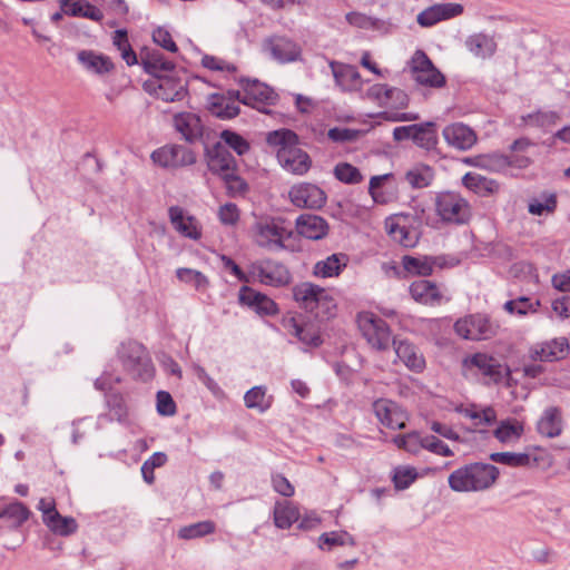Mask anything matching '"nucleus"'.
<instances>
[{
    "instance_id": "1",
    "label": "nucleus",
    "mask_w": 570,
    "mask_h": 570,
    "mask_svg": "<svg viewBox=\"0 0 570 570\" xmlns=\"http://www.w3.org/2000/svg\"><path fill=\"white\" fill-rule=\"evenodd\" d=\"M499 476L495 465L483 462L464 464L448 476L449 488L454 492H481L490 489Z\"/></svg>"
},
{
    "instance_id": "2",
    "label": "nucleus",
    "mask_w": 570,
    "mask_h": 570,
    "mask_svg": "<svg viewBox=\"0 0 570 570\" xmlns=\"http://www.w3.org/2000/svg\"><path fill=\"white\" fill-rule=\"evenodd\" d=\"M266 140L269 146L278 147L277 159L284 169L296 175H303L309 169V156L296 146L295 132L288 129L275 130L267 135Z\"/></svg>"
},
{
    "instance_id": "3",
    "label": "nucleus",
    "mask_w": 570,
    "mask_h": 570,
    "mask_svg": "<svg viewBox=\"0 0 570 570\" xmlns=\"http://www.w3.org/2000/svg\"><path fill=\"white\" fill-rule=\"evenodd\" d=\"M253 242L261 248L277 252L286 248L285 242L292 237V230L282 217L256 216L250 227Z\"/></svg>"
},
{
    "instance_id": "4",
    "label": "nucleus",
    "mask_w": 570,
    "mask_h": 570,
    "mask_svg": "<svg viewBox=\"0 0 570 570\" xmlns=\"http://www.w3.org/2000/svg\"><path fill=\"white\" fill-rule=\"evenodd\" d=\"M461 373L468 380H485L487 383H499L504 375V367L492 355L476 352L463 357Z\"/></svg>"
},
{
    "instance_id": "5",
    "label": "nucleus",
    "mask_w": 570,
    "mask_h": 570,
    "mask_svg": "<svg viewBox=\"0 0 570 570\" xmlns=\"http://www.w3.org/2000/svg\"><path fill=\"white\" fill-rule=\"evenodd\" d=\"M206 156L209 170L222 176L230 189L244 190L246 188L244 180L235 173V158L223 142L218 141L207 149Z\"/></svg>"
},
{
    "instance_id": "6",
    "label": "nucleus",
    "mask_w": 570,
    "mask_h": 570,
    "mask_svg": "<svg viewBox=\"0 0 570 570\" xmlns=\"http://www.w3.org/2000/svg\"><path fill=\"white\" fill-rule=\"evenodd\" d=\"M292 292L299 307L309 312L323 308L331 316L332 309L336 306L333 297L325 288L309 282L296 284Z\"/></svg>"
},
{
    "instance_id": "7",
    "label": "nucleus",
    "mask_w": 570,
    "mask_h": 570,
    "mask_svg": "<svg viewBox=\"0 0 570 570\" xmlns=\"http://www.w3.org/2000/svg\"><path fill=\"white\" fill-rule=\"evenodd\" d=\"M249 275L261 284L272 287H284L292 282L287 266L273 258H262L252 263Z\"/></svg>"
},
{
    "instance_id": "8",
    "label": "nucleus",
    "mask_w": 570,
    "mask_h": 570,
    "mask_svg": "<svg viewBox=\"0 0 570 570\" xmlns=\"http://www.w3.org/2000/svg\"><path fill=\"white\" fill-rule=\"evenodd\" d=\"M358 328L366 342L377 351H385L393 344L387 323L377 315L365 312L357 317Z\"/></svg>"
},
{
    "instance_id": "9",
    "label": "nucleus",
    "mask_w": 570,
    "mask_h": 570,
    "mask_svg": "<svg viewBox=\"0 0 570 570\" xmlns=\"http://www.w3.org/2000/svg\"><path fill=\"white\" fill-rule=\"evenodd\" d=\"M435 208L438 216L450 224H465L472 216L470 204L456 193L439 194L435 199Z\"/></svg>"
},
{
    "instance_id": "10",
    "label": "nucleus",
    "mask_w": 570,
    "mask_h": 570,
    "mask_svg": "<svg viewBox=\"0 0 570 570\" xmlns=\"http://www.w3.org/2000/svg\"><path fill=\"white\" fill-rule=\"evenodd\" d=\"M144 89L166 102H174L185 98L187 95V82L174 71L145 81Z\"/></svg>"
},
{
    "instance_id": "11",
    "label": "nucleus",
    "mask_w": 570,
    "mask_h": 570,
    "mask_svg": "<svg viewBox=\"0 0 570 570\" xmlns=\"http://www.w3.org/2000/svg\"><path fill=\"white\" fill-rule=\"evenodd\" d=\"M118 357L125 370L135 376L147 380L151 376V363L145 347L135 341L122 343L118 348Z\"/></svg>"
},
{
    "instance_id": "12",
    "label": "nucleus",
    "mask_w": 570,
    "mask_h": 570,
    "mask_svg": "<svg viewBox=\"0 0 570 570\" xmlns=\"http://www.w3.org/2000/svg\"><path fill=\"white\" fill-rule=\"evenodd\" d=\"M455 333L470 341H484L497 334V326L482 314L468 315L454 323Z\"/></svg>"
},
{
    "instance_id": "13",
    "label": "nucleus",
    "mask_w": 570,
    "mask_h": 570,
    "mask_svg": "<svg viewBox=\"0 0 570 570\" xmlns=\"http://www.w3.org/2000/svg\"><path fill=\"white\" fill-rule=\"evenodd\" d=\"M410 68L414 80L422 86L441 88L445 85V77L422 50L414 52Z\"/></svg>"
},
{
    "instance_id": "14",
    "label": "nucleus",
    "mask_w": 570,
    "mask_h": 570,
    "mask_svg": "<svg viewBox=\"0 0 570 570\" xmlns=\"http://www.w3.org/2000/svg\"><path fill=\"white\" fill-rule=\"evenodd\" d=\"M263 51L278 63H289L299 60L302 48L285 36H271L262 43Z\"/></svg>"
},
{
    "instance_id": "15",
    "label": "nucleus",
    "mask_w": 570,
    "mask_h": 570,
    "mask_svg": "<svg viewBox=\"0 0 570 570\" xmlns=\"http://www.w3.org/2000/svg\"><path fill=\"white\" fill-rule=\"evenodd\" d=\"M244 92L233 91L238 102L258 108L259 105H274L277 98L275 91L267 85L254 79L243 81Z\"/></svg>"
},
{
    "instance_id": "16",
    "label": "nucleus",
    "mask_w": 570,
    "mask_h": 570,
    "mask_svg": "<svg viewBox=\"0 0 570 570\" xmlns=\"http://www.w3.org/2000/svg\"><path fill=\"white\" fill-rule=\"evenodd\" d=\"M292 204L299 208H321L326 203L325 193L316 185L301 183L294 185L288 193Z\"/></svg>"
},
{
    "instance_id": "17",
    "label": "nucleus",
    "mask_w": 570,
    "mask_h": 570,
    "mask_svg": "<svg viewBox=\"0 0 570 570\" xmlns=\"http://www.w3.org/2000/svg\"><path fill=\"white\" fill-rule=\"evenodd\" d=\"M377 420L389 429H404L407 421L406 412L394 401L379 399L373 403Z\"/></svg>"
},
{
    "instance_id": "18",
    "label": "nucleus",
    "mask_w": 570,
    "mask_h": 570,
    "mask_svg": "<svg viewBox=\"0 0 570 570\" xmlns=\"http://www.w3.org/2000/svg\"><path fill=\"white\" fill-rule=\"evenodd\" d=\"M445 142L460 151L470 150L478 141L475 131L463 122H453L442 130Z\"/></svg>"
},
{
    "instance_id": "19",
    "label": "nucleus",
    "mask_w": 570,
    "mask_h": 570,
    "mask_svg": "<svg viewBox=\"0 0 570 570\" xmlns=\"http://www.w3.org/2000/svg\"><path fill=\"white\" fill-rule=\"evenodd\" d=\"M238 301L259 315H275L278 313L277 304L267 295L253 289L249 286H242L238 293Z\"/></svg>"
},
{
    "instance_id": "20",
    "label": "nucleus",
    "mask_w": 570,
    "mask_h": 570,
    "mask_svg": "<svg viewBox=\"0 0 570 570\" xmlns=\"http://www.w3.org/2000/svg\"><path fill=\"white\" fill-rule=\"evenodd\" d=\"M463 7L460 3H435L417 14L416 21L422 27H432L435 23L461 14Z\"/></svg>"
},
{
    "instance_id": "21",
    "label": "nucleus",
    "mask_w": 570,
    "mask_h": 570,
    "mask_svg": "<svg viewBox=\"0 0 570 570\" xmlns=\"http://www.w3.org/2000/svg\"><path fill=\"white\" fill-rule=\"evenodd\" d=\"M168 215L174 228L184 237L194 240H197L202 237V230L197 219L193 216L185 215V212L181 207H169Z\"/></svg>"
},
{
    "instance_id": "22",
    "label": "nucleus",
    "mask_w": 570,
    "mask_h": 570,
    "mask_svg": "<svg viewBox=\"0 0 570 570\" xmlns=\"http://www.w3.org/2000/svg\"><path fill=\"white\" fill-rule=\"evenodd\" d=\"M568 347V341L564 337L554 338L550 342L537 344L533 347H531L530 358L534 362H553L564 357Z\"/></svg>"
},
{
    "instance_id": "23",
    "label": "nucleus",
    "mask_w": 570,
    "mask_h": 570,
    "mask_svg": "<svg viewBox=\"0 0 570 570\" xmlns=\"http://www.w3.org/2000/svg\"><path fill=\"white\" fill-rule=\"evenodd\" d=\"M77 60L86 71L97 76L108 75L115 68L114 62L108 56L92 50H80L77 53Z\"/></svg>"
},
{
    "instance_id": "24",
    "label": "nucleus",
    "mask_w": 570,
    "mask_h": 570,
    "mask_svg": "<svg viewBox=\"0 0 570 570\" xmlns=\"http://www.w3.org/2000/svg\"><path fill=\"white\" fill-rule=\"evenodd\" d=\"M296 230L305 238L317 240L327 234L328 225L321 216L303 214L296 219Z\"/></svg>"
},
{
    "instance_id": "25",
    "label": "nucleus",
    "mask_w": 570,
    "mask_h": 570,
    "mask_svg": "<svg viewBox=\"0 0 570 570\" xmlns=\"http://www.w3.org/2000/svg\"><path fill=\"white\" fill-rule=\"evenodd\" d=\"M174 126L188 142H194L203 136V125L196 114L179 112L175 115Z\"/></svg>"
},
{
    "instance_id": "26",
    "label": "nucleus",
    "mask_w": 570,
    "mask_h": 570,
    "mask_svg": "<svg viewBox=\"0 0 570 570\" xmlns=\"http://www.w3.org/2000/svg\"><path fill=\"white\" fill-rule=\"evenodd\" d=\"M233 91H227V95L210 96L208 108L214 116L220 119H232L239 114L238 100L232 94Z\"/></svg>"
},
{
    "instance_id": "27",
    "label": "nucleus",
    "mask_w": 570,
    "mask_h": 570,
    "mask_svg": "<svg viewBox=\"0 0 570 570\" xmlns=\"http://www.w3.org/2000/svg\"><path fill=\"white\" fill-rule=\"evenodd\" d=\"M410 293L414 301L425 305H439L443 297L436 284L428 279L413 282L410 286Z\"/></svg>"
},
{
    "instance_id": "28",
    "label": "nucleus",
    "mask_w": 570,
    "mask_h": 570,
    "mask_svg": "<svg viewBox=\"0 0 570 570\" xmlns=\"http://www.w3.org/2000/svg\"><path fill=\"white\" fill-rule=\"evenodd\" d=\"M283 326L289 335L297 337L305 345L318 346L322 343L320 334L312 325H303L295 317L285 318Z\"/></svg>"
},
{
    "instance_id": "29",
    "label": "nucleus",
    "mask_w": 570,
    "mask_h": 570,
    "mask_svg": "<svg viewBox=\"0 0 570 570\" xmlns=\"http://www.w3.org/2000/svg\"><path fill=\"white\" fill-rule=\"evenodd\" d=\"M465 188L481 197H489L499 191V184L476 173H466L462 178Z\"/></svg>"
},
{
    "instance_id": "30",
    "label": "nucleus",
    "mask_w": 570,
    "mask_h": 570,
    "mask_svg": "<svg viewBox=\"0 0 570 570\" xmlns=\"http://www.w3.org/2000/svg\"><path fill=\"white\" fill-rule=\"evenodd\" d=\"M393 346L396 356L413 371H421L424 367V358L417 348L407 341L393 340Z\"/></svg>"
},
{
    "instance_id": "31",
    "label": "nucleus",
    "mask_w": 570,
    "mask_h": 570,
    "mask_svg": "<svg viewBox=\"0 0 570 570\" xmlns=\"http://www.w3.org/2000/svg\"><path fill=\"white\" fill-rule=\"evenodd\" d=\"M402 266L410 274L429 276L433 273L434 266L443 267V261L441 257L404 256L402 258Z\"/></svg>"
},
{
    "instance_id": "32",
    "label": "nucleus",
    "mask_w": 570,
    "mask_h": 570,
    "mask_svg": "<svg viewBox=\"0 0 570 570\" xmlns=\"http://www.w3.org/2000/svg\"><path fill=\"white\" fill-rule=\"evenodd\" d=\"M538 432L547 438H556L562 431L561 412L558 407H548L537 424Z\"/></svg>"
},
{
    "instance_id": "33",
    "label": "nucleus",
    "mask_w": 570,
    "mask_h": 570,
    "mask_svg": "<svg viewBox=\"0 0 570 570\" xmlns=\"http://www.w3.org/2000/svg\"><path fill=\"white\" fill-rule=\"evenodd\" d=\"M387 234L400 245L404 247H412L417 242L415 230L410 229L404 224H401L400 218L390 217L385 222Z\"/></svg>"
},
{
    "instance_id": "34",
    "label": "nucleus",
    "mask_w": 570,
    "mask_h": 570,
    "mask_svg": "<svg viewBox=\"0 0 570 570\" xmlns=\"http://www.w3.org/2000/svg\"><path fill=\"white\" fill-rule=\"evenodd\" d=\"M30 514V510L19 501L0 508V520H6L7 527L11 530L20 528L29 519Z\"/></svg>"
},
{
    "instance_id": "35",
    "label": "nucleus",
    "mask_w": 570,
    "mask_h": 570,
    "mask_svg": "<svg viewBox=\"0 0 570 570\" xmlns=\"http://www.w3.org/2000/svg\"><path fill=\"white\" fill-rule=\"evenodd\" d=\"M334 79L342 89L350 90L360 82V73L355 67L335 61L330 62Z\"/></svg>"
},
{
    "instance_id": "36",
    "label": "nucleus",
    "mask_w": 570,
    "mask_h": 570,
    "mask_svg": "<svg viewBox=\"0 0 570 570\" xmlns=\"http://www.w3.org/2000/svg\"><path fill=\"white\" fill-rule=\"evenodd\" d=\"M347 257L344 254H332L314 265L313 274L316 277L327 278L338 276L346 267Z\"/></svg>"
},
{
    "instance_id": "37",
    "label": "nucleus",
    "mask_w": 570,
    "mask_h": 570,
    "mask_svg": "<svg viewBox=\"0 0 570 570\" xmlns=\"http://www.w3.org/2000/svg\"><path fill=\"white\" fill-rule=\"evenodd\" d=\"M436 125L433 121L415 124L413 142L425 150L435 149L438 145Z\"/></svg>"
},
{
    "instance_id": "38",
    "label": "nucleus",
    "mask_w": 570,
    "mask_h": 570,
    "mask_svg": "<svg viewBox=\"0 0 570 570\" xmlns=\"http://www.w3.org/2000/svg\"><path fill=\"white\" fill-rule=\"evenodd\" d=\"M465 43L471 53L482 59L491 57L497 49L494 39L483 33L470 36Z\"/></svg>"
},
{
    "instance_id": "39",
    "label": "nucleus",
    "mask_w": 570,
    "mask_h": 570,
    "mask_svg": "<svg viewBox=\"0 0 570 570\" xmlns=\"http://www.w3.org/2000/svg\"><path fill=\"white\" fill-rule=\"evenodd\" d=\"M299 518V511L292 502H277L274 508V522L279 529H288Z\"/></svg>"
},
{
    "instance_id": "40",
    "label": "nucleus",
    "mask_w": 570,
    "mask_h": 570,
    "mask_svg": "<svg viewBox=\"0 0 570 570\" xmlns=\"http://www.w3.org/2000/svg\"><path fill=\"white\" fill-rule=\"evenodd\" d=\"M145 70L155 78L171 73L175 70V65L165 59L159 51H153L142 60Z\"/></svg>"
},
{
    "instance_id": "41",
    "label": "nucleus",
    "mask_w": 570,
    "mask_h": 570,
    "mask_svg": "<svg viewBox=\"0 0 570 570\" xmlns=\"http://www.w3.org/2000/svg\"><path fill=\"white\" fill-rule=\"evenodd\" d=\"M62 11L72 17H83L94 21H100L104 14L99 8L90 2H62Z\"/></svg>"
},
{
    "instance_id": "42",
    "label": "nucleus",
    "mask_w": 570,
    "mask_h": 570,
    "mask_svg": "<svg viewBox=\"0 0 570 570\" xmlns=\"http://www.w3.org/2000/svg\"><path fill=\"white\" fill-rule=\"evenodd\" d=\"M273 397L266 394V387L258 385L248 390L244 395L246 407L266 412L272 405Z\"/></svg>"
},
{
    "instance_id": "43",
    "label": "nucleus",
    "mask_w": 570,
    "mask_h": 570,
    "mask_svg": "<svg viewBox=\"0 0 570 570\" xmlns=\"http://www.w3.org/2000/svg\"><path fill=\"white\" fill-rule=\"evenodd\" d=\"M523 424L517 419H507L500 422L494 430V436L503 443L513 442L523 434Z\"/></svg>"
},
{
    "instance_id": "44",
    "label": "nucleus",
    "mask_w": 570,
    "mask_h": 570,
    "mask_svg": "<svg viewBox=\"0 0 570 570\" xmlns=\"http://www.w3.org/2000/svg\"><path fill=\"white\" fill-rule=\"evenodd\" d=\"M456 412L463 414L465 417H469L475 421V425L492 424L497 419V413L493 407L487 406L482 410H478L476 405L463 406L460 405L455 409Z\"/></svg>"
},
{
    "instance_id": "45",
    "label": "nucleus",
    "mask_w": 570,
    "mask_h": 570,
    "mask_svg": "<svg viewBox=\"0 0 570 570\" xmlns=\"http://www.w3.org/2000/svg\"><path fill=\"white\" fill-rule=\"evenodd\" d=\"M356 544L353 535L346 531H331L324 532L320 535L317 546L321 550H331L335 546H351Z\"/></svg>"
},
{
    "instance_id": "46",
    "label": "nucleus",
    "mask_w": 570,
    "mask_h": 570,
    "mask_svg": "<svg viewBox=\"0 0 570 570\" xmlns=\"http://www.w3.org/2000/svg\"><path fill=\"white\" fill-rule=\"evenodd\" d=\"M53 533L59 535H69L77 530V522L71 517H62L59 512L51 513L46 518L45 523Z\"/></svg>"
},
{
    "instance_id": "47",
    "label": "nucleus",
    "mask_w": 570,
    "mask_h": 570,
    "mask_svg": "<svg viewBox=\"0 0 570 570\" xmlns=\"http://www.w3.org/2000/svg\"><path fill=\"white\" fill-rule=\"evenodd\" d=\"M405 179L413 188H424L431 184L433 170L428 165H416L406 171Z\"/></svg>"
},
{
    "instance_id": "48",
    "label": "nucleus",
    "mask_w": 570,
    "mask_h": 570,
    "mask_svg": "<svg viewBox=\"0 0 570 570\" xmlns=\"http://www.w3.org/2000/svg\"><path fill=\"white\" fill-rule=\"evenodd\" d=\"M215 530V523L210 520H205L180 528L178 537L184 540H191L212 534Z\"/></svg>"
},
{
    "instance_id": "49",
    "label": "nucleus",
    "mask_w": 570,
    "mask_h": 570,
    "mask_svg": "<svg viewBox=\"0 0 570 570\" xmlns=\"http://www.w3.org/2000/svg\"><path fill=\"white\" fill-rule=\"evenodd\" d=\"M513 164L514 161L511 158L501 154L483 155L475 160V165L491 171L505 170Z\"/></svg>"
},
{
    "instance_id": "50",
    "label": "nucleus",
    "mask_w": 570,
    "mask_h": 570,
    "mask_svg": "<svg viewBox=\"0 0 570 570\" xmlns=\"http://www.w3.org/2000/svg\"><path fill=\"white\" fill-rule=\"evenodd\" d=\"M106 403L109 409L110 420H116L120 423L125 422L128 416L127 405L124 396L119 393H110L106 397Z\"/></svg>"
},
{
    "instance_id": "51",
    "label": "nucleus",
    "mask_w": 570,
    "mask_h": 570,
    "mask_svg": "<svg viewBox=\"0 0 570 570\" xmlns=\"http://www.w3.org/2000/svg\"><path fill=\"white\" fill-rule=\"evenodd\" d=\"M112 42L121 52V57L128 66L137 63V57L129 45L126 30H116L112 37Z\"/></svg>"
},
{
    "instance_id": "52",
    "label": "nucleus",
    "mask_w": 570,
    "mask_h": 570,
    "mask_svg": "<svg viewBox=\"0 0 570 570\" xmlns=\"http://www.w3.org/2000/svg\"><path fill=\"white\" fill-rule=\"evenodd\" d=\"M490 459L510 466H528L531 464V458L527 453L495 452L490 455Z\"/></svg>"
},
{
    "instance_id": "53",
    "label": "nucleus",
    "mask_w": 570,
    "mask_h": 570,
    "mask_svg": "<svg viewBox=\"0 0 570 570\" xmlns=\"http://www.w3.org/2000/svg\"><path fill=\"white\" fill-rule=\"evenodd\" d=\"M176 275L179 281L191 284L197 291L204 292L209 284L208 278L196 269L178 268Z\"/></svg>"
},
{
    "instance_id": "54",
    "label": "nucleus",
    "mask_w": 570,
    "mask_h": 570,
    "mask_svg": "<svg viewBox=\"0 0 570 570\" xmlns=\"http://www.w3.org/2000/svg\"><path fill=\"white\" fill-rule=\"evenodd\" d=\"M220 142H223L227 149L232 148L239 156L249 150V144L240 135L230 130L222 131Z\"/></svg>"
},
{
    "instance_id": "55",
    "label": "nucleus",
    "mask_w": 570,
    "mask_h": 570,
    "mask_svg": "<svg viewBox=\"0 0 570 570\" xmlns=\"http://www.w3.org/2000/svg\"><path fill=\"white\" fill-rule=\"evenodd\" d=\"M335 177L345 184H358L363 180L360 170L348 163H340L334 168Z\"/></svg>"
},
{
    "instance_id": "56",
    "label": "nucleus",
    "mask_w": 570,
    "mask_h": 570,
    "mask_svg": "<svg viewBox=\"0 0 570 570\" xmlns=\"http://www.w3.org/2000/svg\"><path fill=\"white\" fill-rule=\"evenodd\" d=\"M169 151H171L173 167H184L196 163V155L194 151L185 146L170 145Z\"/></svg>"
},
{
    "instance_id": "57",
    "label": "nucleus",
    "mask_w": 570,
    "mask_h": 570,
    "mask_svg": "<svg viewBox=\"0 0 570 570\" xmlns=\"http://www.w3.org/2000/svg\"><path fill=\"white\" fill-rule=\"evenodd\" d=\"M539 305V301L531 302L528 297H519L517 299L508 301L504 304V309L511 314H518L522 316L529 312H535Z\"/></svg>"
},
{
    "instance_id": "58",
    "label": "nucleus",
    "mask_w": 570,
    "mask_h": 570,
    "mask_svg": "<svg viewBox=\"0 0 570 570\" xmlns=\"http://www.w3.org/2000/svg\"><path fill=\"white\" fill-rule=\"evenodd\" d=\"M557 207V198L554 195L544 196L543 200L532 199L529 203L528 210L532 215H543L544 213H552Z\"/></svg>"
},
{
    "instance_id": "59",
    "label": "nucleus",
    "mask_w": 570,
    "mask_h": 570,
    "mask_svg": "<svg viewBox=\"0 0 570 570\" xmlns=\"http://www.w3.org/2000/svg\"><path fill=\"white\" fill-rule=\"evenodd\" d=\"M523 119L533 126L548 127L554 125L558 121L559 115L556 111H538L534 114H529Z\"/></svg>"
},
{
    "instance_id": "60",
    "label": "nucleus",
    "mask_w": 570,
    "mask_h": 570,
    "mask_svg": "<svg viewBox=\"0 0 570 570\" xmlns=\"http://www.w3.org/2000/svg\"><path fill=\"white\" fill-rule=\"evenodd\" d=\"M416 479V471L413 468H397L393 481L396 489H406Z\"/></svg>"
},
{
    "instance_id": "61",
    "label": "nucleus",
    "mask_w": 570,
    "mask_h": 570,
    "mask_svg": "<svg viewBox=\"0 0 570 570\" xmlns=\"http://www.w3.org/2000/svg\"><path fill=\"white\" fill-rule=\"evenodd\" d=\"M424 449L442 456H452L454 452L434 435H425Z\"/></svg>"
},
{
    "instance_id": "62",
    "label": "nucleus",
    "mask_w": 570,
    "mask_h": 570,
    "mask_svg": "<svg viewBox=\"0 0 570 570\" xmlns=\"http://www.w3.org/2000/svg\"><path fill=\"white\" fill-rule=\"evenodd\" d=\"M157 412L164 416H171L176 413V404L171 395L166 391L157 393Z\"/></svg>"
},
{
    "instance_id": "63",
    "label": "nucleus",
    "mask_w": 570,
    "mask_h": 570,
    "mask_svg": "<svg viewBox=\"0 0 570 570\" xmlns=\"http://www.w3.org/2000/svg\"><path fill=\"white\" fill-rule=\"evenodd\" d=\"M358 135V130L342 127L331 128L327 132V137L335 142L354 141Z\"/></svg>"
},
{
    "instance_id": "64",
    "label": "nucleus",
    "mask_w": 570,
    "mask_h": 570,
    "mask_svg": "<svg viewBox=\"0 0 570 570\" xmlns=\"http://www.w3.org/2000/svg\"><path fill=\"white\" fill-rule=\"evenodd\" d=\"M153 40L160 47H163L164 49L170 51V52H176L177 51V46L175 43V41L173 40L171 38V35L163 29V28H157L154 32H153Z\"/></svg>"
}]
</instances>
